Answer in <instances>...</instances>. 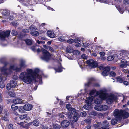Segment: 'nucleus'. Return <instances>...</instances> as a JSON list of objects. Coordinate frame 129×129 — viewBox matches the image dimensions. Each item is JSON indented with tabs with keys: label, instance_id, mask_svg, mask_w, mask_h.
<instances>
[{
	"label": "nucleus",
	"instance_id": "f3484780",
	"mask_svg": "<svg viewBox=\"0 0 129 129\" xmlns=\"http://www.w3.org/2000/svg\"><path fill=\"white\" fill-rule=\"evenodd\" d=\"M70 124V122L68 121L64 120L61 123L62 126L64 128L67 127Z\"/></svg>",
	"mask_w": 129,
	"mask_h": 129
},
{
	"label": "nucleus",
	"instance_id": "473e14b6",
	"mask_svg": "<svg viewBox=\"0 0 129 129\" xmlns=\"http://www.w3.org/2000/svg\"><path fill=\"white\" fill-rule=\"evenodd\" d=\"M31 35L34 36H37L39 35V33L38 31L34 32H31L30 33Z\"/></svg>",
	"mask_w": 129,
	"mask_h": 129
},
{
	"label": "nucleus",
	"instance_id": "09e8293b",
	"mask_svg": "<svg viewBox=\"0 0 129 129\" xmlns=\"http://www.w3.org/2000/svg\"><path fill=\"white\" fill-rule=\"evenodd\" d=\"M66 50L68 53H71L72 52L71 48L70 47H67L66 48Z\"/></svg>",
	"mask_w": 129,
	"mask_h": 129
},
{
	"label": "nucleus",
	"instance_id": "8fccbe9b",
	"mask_svg": "<svg viewBox=\"0 0 129 129\" xmlns=\"http://www.w3.org/2000/svg\"><path fill=\"white\" fill-rule=\"evenodd\" d=\"M116 79L117 81L119 82L120 83H122L123 82V80L120 77H117L116 78Z\"/></svg>",
	"mask_w": 129,
	"mask_h": 129
},
{
	"label": "nucleus",
	"instance_id": "4468645a",
	"mask_svg": "<svg viewBox=\"0 0 129 129\" xmlns=\"http://www.w3.org/2000/svg\"><path fill=\"white\" fill-rule=\"evenodd\" d=\"M72 114L73 115V120L74 121H77L79 117V115L78 113L76 111L72 113Z\"/></svg>",
	"mask_w": 129,
	"mask_h": 129
},
{
	"label": "nucleus",
	"instance_id": "1a4fd4ad",
	"mask_svg": "<svg viewBox=\"0 0 129 129\" xmlns=\"http://www.w3.org/2000/svg\"><path fill=\"white\" fill-rule=\"evenodd\" d=\"M86 63L92 68H95L98 66V63L92 59L87 60L86 61Z\"/></svg>",
	"mask_w": 129,
	"mask_h": 129
},
{
	"label": "nucleus",
	"instance_id": "69168bd1",
	"mask_svg": "<svg viewBox=\"0 0 129 129\" xmlns=\"http://www.w3.org/2000/svg\"><path fill=\"white\" fill-rule=\"evenodd\" d=\"M81 58L83 59H86L87 58L86 56L84 54H83L81 56Z\"/></svg>",
	"mask_w": 129,
	"mask_h": 129
},
{
	"label": "nucleus",
	"instance_id": "20e7f679",
	"mask_svg": "<svg viewBox=\"0 0 129 129\" xmlns=\"http://www.w3.org/2000/svg\"><path fill=\"white\" fill-rule=\"evenodd\" d=\"M43 56L41 57V58L46 61H49L51 57V54L47 50L43 49L42 50Z\"/></svg>",
	"mask_w": 129,
	"mask_h": 129
},
{
	"label": "nucleus",
	"instance_id": "e433bc0d",
	"mask_svg": "<svg viewBox=\"0 0 129 129\" xmlns=\"http://www.w3.org/2000/svg\"><path fill=\"white\" fill-rule=\"evenodd\" d=\"M11 108L13 110L15 111L18 109V106H15V104H13L11 106Z\"/></svg>",
	"mask_w": 129,
	"mask_h": 129
},
{
	"label": "nucleus",
	"instance_id": "6e6d98bb",
	"mask_svg": "<svg viewBox=\"0 0 129 129\" xmlns=\"http://www.w3.org/2000/svg\"><path fill=\"white\" fill-rule=\"evenodd\" d=\"M8 129H13V126L11 124H10L8 126Z\"/></svg>",
	"mask_w": 129,
	"mask_h": 129
},
{
	"label": "nucleus",
	"instance_id": "f8f14e48",
	"mask_svg": "<svg viewBox=\"0 0 129 129\" xmlns=\"http://www.w3.org/2000/svg\"><path fill=\"white\" fill-rule=\"evenodd\" d=\"M110 70L109 67L107 66L104 67V70L101 73L102 75L104 76H107L109 75Z\"/></svg>",
	"mask_w": 129,
	"mask_h": 129
},
{
	"label": "nucleus",
	"instance_id": "e2e57ef3",
	"mask_svg": "<svg viewBox=\"0 0 129 129\" xmlns=\"http://www.w3.org/2000/svg\"><path fill=\"white\" fill-rule=\"evenodd\" d=\"M49 50L51 51L52 52H54V50L53 49V48L50 47L49 46Z\"/></svg>",
	"mask_w": 129,
	"mask_h": 129
},
{
	"label": "nucleus",
	"instance_id": "dca6fc26",
	"mask_svg": "<svg viewBox=\"0 0 129 129\" xmlns=\"http://www.w3.org/2000/svg\"><path fill=\"white\" fill-rule=\"evenodd\" d=\"M66 106L67 109L68 110L70 111L71 113L76 111L75 109L72 107L71 106L70 104H67Z\"/></svg>",
	"mask_w": 129,
	"mask_h": 129
},
{
	"label": "nucleus",
	"instance_id": "423d86ee",
	"mask_svg": "<svg viewBox=\"0 0 129 129\" xmlns=\"http://www.w3.org/2000/svg\"><path fill=\"white\" fill-rule=\"evenodd\" d=\"M95 80L93 78H90L88 80L87 83L85 84V85L88 87H99L100 85L98 83H95Z\"/></svg>",
	"mask_w": 129,
	"mask_h": 129
},
{
	"label": "nucleus",
	"instance_id": "13d9d810",
	"mask_svg": "<svg viewBox=\"0 0 129 129\" xmlns=\"http://www.w3.org/2000/svg\"><path fill=\"white\" fill-rule=\"evenodd\" d=\"M41 128L42 129H48L47 126H45L44 125H42L41 126Z\"/></svg>",
	"mask_w": 129,
	"mask_h": 129
},
{
	"label": "nucleus",
	"instance_id": "5fc2aeb1",
	"mask_svg": "<svg viewBox=\"0 0 129 129\" xmlns=\"http://www.w3.org/2000/svg\"><path fill=\"white\" fill-rule=\"evenodd\" d=\"M35 26H34V25H31L29 27V29L30 30H35Z\"/></svg>",
	"mask_w": 129,
	"mask_h": 129
},
{
	"label": "nucleus",
	"instance_id": "f704fd0d",
	"mask_svg": "<svg viewBox=\"0 0 129 129\" xmlns=\"http://www.w3.org/2000/svg\"><path fill=\"white\" fill-rule=\"evenodd\" d=\"M83 47L84 48H86L90 45V44L88 41H87L85 43H83Z\"/></svg>",
	"mask_w": 129,
	"mask_h": 129
},
{
	"label": "nucleus",
	"instance_id": "7ed1b4c3",
	"mask_svg": "<svg viewBox=\"0 0 129 129\" xmlns=\"http://www.w3.org/2000/svg\"><path fill=\"white\" fill-rule=\"evenodd\" d=\"M20 67L18 68L16 67L15 68L14 65L10 66V69L15 71L16 72H20L23 71V69L25 68L26 67V65L25 64V62L24 61L21 60L19 64Z\"/></svg>",
	"mask_w": 129,
	"mask_h": 129
},
{
	"label": "nucleus",
	"instance_id": "bf43d9fd",
	"mask_svg": "<svg viewBox=\"0 0 129 129\" xmlns=\"http://www.w3.org/2000/svg\"><path fill=\"white\" fill-rule=\"evenodd\" d=\"M101 56H103L105 55V53L104 52H101L99 53Z\"/></svg>",
	"mask_w": 129,
	"mask_h": 129
},
{
	"label": "nucleus",
	"instance_id": "864d4df0",
	"mask_svg": "<svg viewBox=\"0 0 129 129\" xmlns=\"http://www.w3.org/2000/svg\"><path fill=\"white\" fill-rule=\"evenodd\" d=\"M91 114L92 115H93L94 116H96L97 115V112H96L93 111L91 112Z\"/></svg>",
	"mask_w": 129,
	"mask_h": 129
},
{
	"label": "nucleus",
	"instance_id": "052dcab7",
	"mask_svg": "<svg viewBox=\"0 0 129 129\" xmlns=\"http://www.w3.org/2000/svg\"><path fill=\"white\" fill-rule=\"evenodd\" d=\"M22 127L26 129H28L29 128V126L27 124L24 125H23Z\"/></svg>",
	"mask_w": 129,
	"mask_h": 129
},
{
	"label": "nucleus",
	"instance_id": "0e129e2a",
	"mask_svg": "<svg viewBox=\"0 0 129 129\" xmlns=\"http://www.w3.org/2000/svg\"><path fill=\"white\" fill-rule=\"evenodd\" d=\"M18 78V76L17 75H14L12 77V78L13 79L17 80Z\"/></svg>",
	"mask_w": 129,
	"mask_h": 129
},
{
	"label": "nucleus",
	"instance_id": "cd10ccee",
	"mask_svg": "<svg viewBox=\"0 0 129 129\" xmlns=\"http://www.w3.org/2000/svg\"><path fill=\"white\" fill-rule=\"evenodd\" d=\"M24 41H25V42L27 45H30L32 44V43L31 41L28 39H26L24 40Z\"/></svg>",
	"mask_w": 129,
	"mask_h": 129
},
{
	"label": "nucleus",
	"instance_id": "f03ea898",
	"mask_svg": "<svg viewBox=\"0 0 129 129\" xmlns=\"http://www.w3.org/2000/svg\"><path fill=\"white\" fill-rule=\"evenodd\" d=\"M24 73L22 72L20 73L19 77V79L27 84H30L34 80L31 76L28 75L27 73Z\"/></svg>",
	"mask_w": 129,
	"mask_h": 129
},
{
	"label": "nucleus",
	"instance_id": "a19ab883",
	"mask_svg": "<svg viewBox=\"0 0 129 129\" xmlns=\"http://www.w3.org/2000/svg\"><path fill=\"white\" fill-rule=\"evenodd\" d=\"M101 108L102 110L105 111L108 108V106L106 105H104L102 106Z\"/></svg>",
	"mask_w": 129,
	"mask_h": 129
},
{
	"label": "nucleus",
	"instance_id": "2f4dec72",
	"mask_svg": "<svg viewBox=\"0 0 129 129\" xmlns=\"http://www.w3.org/2000/svg\"><path fill=\"white\" fill-rule=\"evenodd\" d=\"M91 105V104H86L85 105H84L83 108L87 110H89V109Z\"/></svg>",
	"mask_w": 129,
	"mask_h": 129
},
{
	"label": "nucleus",
	"instance_id": "c03bdc74",
	"mask_svg": "<svg viewBox=\"0 0 129 129\" xmlns=\"http://www.w3.org/2000/svg\"><path fill=\"white\" fill-rule=\"evenodd\" d=\"M96 92V90L95 89L91 90L90 91L89 93L90 95L91 96L93 95Z\"/></svg>",
	"mask_w": 129,
	"mask_h": 129
},
{
	"label": "nucleus",
	"instance_id": "4be33fe9",
	"mask_svg": "<svg viewBox=\"0 0 129 129\" xmlns=\"http://www.w3.org/2000/svg\"><path fill=\"white\" fill-rule=\"evenodd\" d=\"M102 99L101 98L99 97V98H96L94 100V102L95 103L98 104H100L102 103Z\"/></svg>",
	"mask_w": 129,
	"mask_h": 129
},
{
	"label": "nucleus",
	"instance_id": "9d476101",
	"mask_svg": "<svg viewBox=\"0 0 129 129\" xmlns=\"http://www.w3.org/2000/svg\"><path fill=\"white\" fill-rule=\"evenodd\" d=\"M98 94L99 95L100 98L103 100L107 99L108 95L106 90H100Z\"/></svg>",
	"mask_w": 129,
	"mask_h": 129
},
{
	"label": "nucleus",
	"instance_id": "c85d7f7f",
	"mask_svg": "<svg viewBox=\"0 0 129 129\" xmlns=\"http://www.w3.org/2000/svg\"><path fill=\"white\" fill-rule=\"evenodd\" d=\"M109 126V123L107 120H105L103 122V126L105 127H108Z\"/></svg>",
	"mask_w": 129,
	"mask_h": 129
},
{
	"label": "nucleus",
	"instance_id": "c9c22d12",
	"mask_svg": "<svg viewBox=\"0 0 129 129\" xmlns=\"http://www.w3.org/2000/svg\"><path fill=\"white\" fill-rule=\"evenodd\" d=\"M6 66H4L2 67H1L0 68V71L2 73H3L4 72L7 71V69L6 68Z\"/></svg>",
	"mask_w": 129,
	"mask_h": 129
},
{
	"label": "nucleus",
	"instance_id": "a18cd8bd",
	"mask_svg": "<svg viewBox=\"0 0 129 129\" xmlns=\"http://www.w3.org/2000/svg\"><path fill=\"white\" fill-rule=\"evenodd\" d=\"M11 34L13 36H15L18 34V33L16 31L14 30H12L11 33Z\"/></svg>",
	"mask_w": 129,
	"mask_h": 129
},
{
	"label": "nucleus",
	"instance_id": "f257e3e1",
	"mask_svg": "<svg viewBox=\"0 0 129 129\" xmlns=\"http://www.w3.org/2000/svg\"><path fill=\"white\" fill-rule=\"evenodd\" d=\"M27 72H24L25 73H27L28 75L31 76L33 80L35 82H38L39 81V83L41 84L42 83V76L41 75L38 74L39 72V70L38 68L35 69L34 71L32 69H28L27 70Z\"/></svg>",
	"mask_w": 129,
	"mask_h": 129
},
{
	"label": "nucleus",
	"instance_id": "2eb2a0df",
	"mask_svg": "<svg viewBox=\"0 0 129 129\" xmlns=\"http://www.w3.org/2000/svg\"><path fill=\"white\" fill-rule=\"evenodd\" d=\"M122 117L123 119L127 118L129 117V113L124 110H122Z\"/></svg>",
	"mask_w": 129,
	"mask_h": 129
},
{
	"label": "nucleus",
	"instance_id": "a211bd4d",
	"mask_svg": "<svg viewBox=\"0 0 129 129\" xmlns=\"http://www.w3.org/2000/svg\"><path fill=\"white\" fill-rule=\"evenodd\" d=\"M24 108L25 110L29 111L31 110L33 108L32 105L29 104H25L24 106Z\"/></svg>",
	"mask_w": 129,
	"mask_h": 129
},
{
	"label": "nucleus",
	"instance_id": "412c9836",
	"mask_svg": "<svg viewBox=\"0 0 129 129\" xmlns=\"http://www.w3.org/2000/svg\"><path fill=\"white\" fill-rule=\"evenodd\" d=\"M93 98L91 96L88 97L87 99L85 101V103L86 104H91L93 100Z\"/></svg>",
	"mask_w": 129,
	"mask_h": 129
},
{
	"label": "nucleus",
	"instance_id": "774afa93",
	"mask_svg": "<svg viewBox=\"0 0 129 129\" xmlns=\"http://www.w3.org/2000/svg\"><path fill=\"white\" fill-rule=\"evenodd\" d=\"M31 49L34 51H36V48L35 46H33L31 47Z\"/></svg>",
	"mask_w": 129,
	"mask_h": 129
},
{
	"label": "nucleus",
	"instance_id": "680f3d73",
	"mask_svg": "<svg viewBox=\"0 0 129 129\" xmlns=\"http://www.w3.org/2000/svg\"><path fill=\"white\" fill-rule=\"evenodd\" d=\"M22 31L24 32L27 33L29 32V29H23L22 30Z\"/></svg>",
	"mask_w": 129,
	"mask_h": 129
},
{
	"label": "nucleus",
	"instance_id": "6ab92c4d",
	"mask_svg": "<svg viewBox=\"0 0 129 129\" xmlns=\"http://www.w3.org/2000/svg\"><path fill=\"white\" fill-rule=\"evenodd\" d=\"M47 34L48 36L50 38H54L55 36V35L51 30H49L48 31Z\"/></svg>",
	"mask_w": 129,
	"mask_h": 129
},
{
	"label": "nucleus",
	"instance_id": "72a5a7b5",
	"mask_svg": "<svg viewBox=\"0 0 129 129\" xmlns=\"http://www.w3.org/2000/svg\"><path fill=\"white\" fill-rule=\"evenodd\" d=\"M18 109L19 112L21 113L24 112V110H25V109H24V106L23 107H20Z\"/></svg>",
	"mask_w": 129,
	"mask_h": 129
},
{
	"label": "nucleus",
	"instance_id": "37998d69",
	"mask_svg": "<svg viewBox=\"0 0 129 129\" xmlns=\"http://www.w3.org/2000/svg\"><path fill=\"white\" fill-rule=\"evenodd\" d=\"M9 95L11 97H15L16 94L14 92L10 91L9 92Z\"/></svg>",
	"mask_w": 129,
	"mask_h": 129
},
{
	"label": "nucleus",
	"instance_id": "b1692460",
	"mask_svg": "<svg viewBox=\"0 0 129 129\" xmlns=\"http://www.w3.org/2000/svg\"><path fill=\"white\" fill-rule=\"evenodd\" d=\"M14 103L15 104H21L23 102L22 101V99H15L14 100Z\"/></svg>",
	"mask_w": 129,
	"mask_h": 129
},
{
	"label": "nucleus",
	"instance_id": "603ef678",
	"mask_svg": "<svg viewBox=\"0 0 129 129\" xmlns=\"http://www.w3.org/2000/svg\"><path fill=\"white\" fill-rule=\"evenodd\" d=\"M81 115L82 117H85L86 115V113L85 112H83L81 113Z\"/></svg>",
	"mask_w": 129,
	"mask_h": 129
},
{
	"label": "nucleus",
	"instance_id": "393cba45",
	"mask_svg": "<svg viewBox=\"0 0 129 129\" xmlns=\"http://www.w3.org/2000/svg\"><path fill=\"white\" fill-rule=\"evenodd\" d=\"M52 126L54 129H59L61 127L60 125L56 123H53Z\"/></svg>",
	"mask_w": 129,
	"mask_h": 129
},
{
	"label": "nucleus",
	"instance_id": "4d7b16f0",
	"mask_svg": "<svg viewBox=\"0 0 129 129\" xmlns=\"http://www.w3.org/2000/svg\"><path fill=\"white\" fill-rule=\"evenodd\" d=\"M71 114H72L70 112L68 113V114L67 115L68 117L70 119H71L72 118V116Z\"/></svg>",
	"mask_w": 129,
	"mask_h": 129
},
{
	"label": "nucleus",
	"instance_id": "79ce46f5",
	"mask_svg": "<svg viewBox=\"0 0 129 129\" xmlns=\"http://www.w3.org/2000/svg\"><path fill=\"white\" fill-rule=\"evenodd\" d=\"M27 114L20 115L19 117V119L21 120L24 119L26 118L27 117Z\"/></svg>",
	"mask_w": 129,
	"mask_h": 129
},
{
	"label": "nucleus",
	"instance_id": "ddd939ff",
	"mask_svg": "<svg viewBox=\"0 0 129 129\" xmlns=\"http://www.w3.org/2000/svg\"><path fill=\"white\" fill-rule=\"evenodd\" d=\"M8 111L6 110L3 112V113L2 114L1 116H2V120L6 121H8L7 116V113Z\"/></svg>",
	"mask_w": 129,
	"mask_h": 129
},
{
	"label": "nucleus",
	"instance_id": "338daca9",
	"mask_svg": "<svg viewBox=\"0 0 129 129\" xmlns=\"http://www.w3.org/2000/svg\"><path fill=\"white\" fill-rule=\"evenodd\" d=\"M13 119L14 121L16 122L19 119V118L18 117H14Z\"/></svg>",
	"mask_w": 129,
	"mask_h": 129
},
{
	"label": "nucleus",
	"instance_id": "9b49d317",
	"mask_svg": "<svg viewBox=\"0 0 129 129\" xmlns=\"http://www.w3.org/2000/svg\"><path fill=\"white\" fill-rule=\"evenodd\" d=\"M17 83L13 80H11L10 82L7 84V88L8 90L11 89V88H14L16 86Z\"/></svg>",
	"mask_w": 129,
	"mask_h": 129
},
{
	"label": "nucleus",
	"instance_id": "bb28decb",
	"mask_svg": "<svg viewBox=\"0 0 129 129\" xmlns=\"http://www.w3.org/2000/svg\"><path fill=\"white\" fill-rule=\"evenodd\" d=\"M121 62L122 64L120 65V66L122 67H125L127 62V61L125 59H122L121 60Z\"/></svg>",
	"mask_w": 129,
	"mask_h": 129
},
{
	"label": "nucleus",
	"instance_id": "a878e982",
	"mask_svg": "<svg viewBox=\"0 0 129 129\" xmlns=\"http://www.w3.org/2000/svg\"><path fill=\"white\" fill-rule=\"evenodd\" d=\"M101 124V122H96V123L94 124L93 126L95 128L99 129L100 128V126Z\"/></svg>",
	"mask_w": 129,
	"mask_h": 129
},
{
	"label": "nucleus",
	"instance_id": "0eeeda50",
	"mask_svg": "<svg viewBox=\"0 0 129 129\" xmlns=\"http://www.w3.org/2000/svg\"><path fill=\"white\" fill-rule=\"evenodd\" d=\"M10 30H6L5 32L4 31H0V39L1 40H4L6 37H8L10 35Z\"/></svg>",
	"mask_w": 129,
	"mask_h": 129
},
{
	"label": "nucleus",
	"instance_id": "5701e85b",
	"mask_svg": "<svg viewBox=\"0 0 129 129\" xmlns=\"http://www.w3.org/2000/svg\"><path fill=\"white\" fill-rule=\"evenodd\" d=\"M2 15L6 17H8V16L10 14V13L8 11L6 10H3L2 13Z\"/></svg>",
	"mask_w": 129,
	"mask_h": 129
},
{
	"label": "nucleus",
	"instance_id": "6e6552de",
	"mask_svg": "<svg viewBox=\"0 0 129 129\" xmlns=\"http://www.w3.org/2000/svg\"><path fill=\"white\" fill-rule=\"evenodd\" d=\"M122 109L119 110L118 109H115L114 111V115L117 119L121 120L122 119Z\"/></svg>",
	"mask_w": 129,
	"mask_h": 129
},
{
	"label": "nucleus",
	"instance_id": "58836bf2",
	"mask_svg": "<svg viewBox=\"0 0 129 129\" xmlns=\"http://www.w3.org/2000/svg\"><path fill=\"white\" fill-rule=\"evenodd\" d=\"M74 42L75 43L79 42L81 41V38L79 37H77L74 40Z\"/></svg>",
	"mask_w": 129,
	"mask_h": 129
},
{
	"label": "nucleus",
	"instance_id": "de8ad7c7",
	"mask_svg": "<svg viewBox=\"0 0 129 129\" xmlns=\"http://www.w3.org/2000/svg\"><path fill=\"white\" fill-rule=\"evenodd\" d=\"M110 76L112 77H115L116 76V74L115 72L113 71H111L109 73Z\"/></svg>",
	"mask_w": 129,
	"mask_h": 129
},
{
	"label": "nucleus",
	"instance_id": "39448f33",
	"mask_svg": "<svg viewBox=\"0 0 129 129\" xmlns=\"http://www.w3.org/2000/svg\"><path fill=\"white\" fill-rule=\"evenodd\" d=\"M118 99V97L113 94H111L107 96L106 99L107 102L109 104H112L113 102H116Z\"/></svg>",
	"mask_w": 129,
	"mask_h": 129
},
{
	"label": "nucleus",
	"instance_id": "aec40b11",
	"mask_svg": "<svg viewBox=\"0 0 129 129\" xmlns=\"http://www.w3.org/2000/svg\"><path fill=\"white\" fill-rule=\"evenodd\" d=\"M0 62L1 63L3 64L4 65V66H7L9 64V62L7 61L5 58H3L0 59Z\"/></svg>",
	"mask_w": 129,
	"mask_h": 129
},
{
	"label": "nucleus",
	"instance_id": "3c124183",
	"mask_svg": "<svg viewBox=\"0 0 129 129\" xmlns=\"http://www.w3.org/2000/svg\"><path fill=\"white\" fill-rule=\"evenodd\" d=\"M7 103L8 104H11L13 102H14V100H13L11 99H9L7 100Z\"/></svg>",
	"mask_w": 129,
	"mask_h": 129
},
{
	"label": "nucleus",
	"instance_id": "49530a36",
	"mask_svg": "<svg viewBox=\"0 0 129 129\" xmlns=\"http://www.w3.org/2000/svg\"><path fill=\"white\" fill-rule=\"evenodd\" d=\"M74 40L72 39H70L67 41V42L69 44H72L74 42Z\"/></svg>",
	"mask_w": 129,
	"mask_h": 129
},
{
	"label": "nucleus",
	"instance_id": "ea45409f",
	"mask_svg": "<svg viewBox=\"0 0 129 129\" xmlns=\"http://www.w3.org/2000/svg\"><path fill=\"white\" fill-rule=\"evenodd\" d=\"M114 58V55L110 56L107 57V59L108 61H111L113 60Z\"/></svg>",
	"mask_w": 129,
	"mask_h": 129
},
{
	"label": "nucleus",
	"instance_id": "c756f323",
	"mask_svg": "<svg viewBox=\"0 0 129 129\" xmlns=\"http://www.w3.org/2000/svg\"><path fill=\"white\" fill-rule=\"evenodd\" d=\"M33 125L36 126H38L39 125L40 123L37 120H35L33 122Z\"/></svg>",
	"mask_w": 129,
	"mask_h": 129
},
{
	"label": "nucleus",
	"instance_id": "7c9ffc66",
	"mask_svg": "<svg viewBox=\"0 0 129 129\" xmlns=\"http://www.w3.org/2000/svg\"><path fill=\"white\" fill-rule=\"evenodd\" d=\"M118 122V120L116 118L112 119L111 121V123L112 124L114 125L115 124Z\"/></svg>",
	"mask_w": 129,
	"mask_h": 129
},
{
	"label": "nucleus",
	"instance_id": "4c0bfd02",
	"mask_svg": "<svg viewBox=\"0 0 129 129\" xmlns=\"http://www.w3.org/2000/svg\"><path fill=\"white\" fill-rule=\"evenodd\" d=\"M56 72H60L62 71V68L60 67H59L57 68H54Z\"/></svg>",
	"mask_w": 129,
	"mask_h": 129
}]
</instances>
